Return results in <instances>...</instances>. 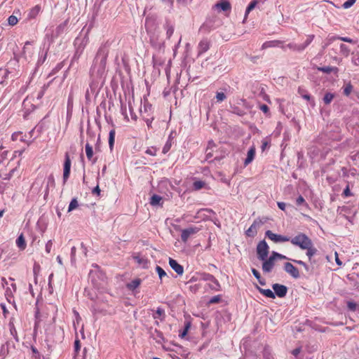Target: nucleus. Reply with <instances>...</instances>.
Segmentation results:
<instances>
[{"mask_svg": "<svg viewBox=\"0 0 359 359\" xmlns=\"http://www.w3.org/2000/svg\"><path fill=\"white\" fill-rule=\"evenodd\" d=\"M156 271L157 273L158 274V276L161 280H162V278L164 276H167V273H165V271L159 266H157L156 267Z\"/></svg>", "mask_w": 359, "mask_h": 359, "instance_id": "nucleus-44", "label": "nucleus"}, {"mask_svg": "<svg viewBox=\"0 0 359 359\" xmlns=\"http://www.w3.org/2000/svg\"><path fill=\"white\" fill-rule=\"evenodd\" d=\"M11 139L13 141H17L19 140L21 142H25L24 136L22 135V132H15L13 133Z\"/></svg>", "mask_w": 359, "mask_h": 359, "instance_id": "nucleus-32", "label": "nucleus"}, {"mask_svg": "<svg viewBox=\"0 0 359 359\" xmlns=\"http://www.w3.org/2000/svg\"><path fill=\"white\" fill-rule=\"evenodd\" d=\"M72 160L69 152L65 154V161L63 163V182L65 184L70 176Z\"/></svg>", "mask_w": 359, "mask_h": 359, "instance_id": "nucleus-5", "label": "nucleus"}, {"mask_svg": "<svg viewBox=\"0 0 359 359\" xmlns=\"http://www.w3.org/2000/svg\"><path fill=\"white\" fill-rule=\"evenodd\" d=\"M53 242L51 240H49L46 244V252L47 253H50L52 249Z\"/></svg>", "mask_w": 359, "mask_h": 359, "instance_id": "nucleus-52", "label": "nucleus"}, {"mask_svg": "<svg viewBox=\"0 0 359 359\" xmlns=\"http://www.w3.org/2000/svg\"><path fill=\"white\" fill-rule=\"evenodd\" d=\"M222 24V20L216 16L208 18L203 22L199 29V32L203 34H208Z\"/></svg>", "mask_w": 359, "mask_h": 359, "instance_id": "nucleus-1", "label": "nucleus"}, {"mask_svg": "<svg viewBox=\"0 0 359 359\" xmlns=\"http://www.w3.org/2000/svg\"><path fill=\"white\" fill-rule=\"evenodd\" d=\"M220 299H221V296L220 295H217V296H215L213 297H212L210 301H209V303L210 304H215V303H217L220 301Z\"/></svg>", "mask_w": 359, "mask_h": 359, "instance_id": "nucleus-53", "label": "nucleus"}, {"mask_svg": "<svg viewBox=\"0 0 359 359\" xmlns=\"http://www.w3.org/2000/svg\"><path fill=\"white\" fill-rule=\"evenodd\" d=\"M277 205L281 210L285 211L287 205L284 202H277Z\"/></svg>", "mask_w": 359, "mask_h": 359, "instance_id": "nucleus-62", "label": "nucleus"}, {"mask_svg": "<svg viewBox=\"0 0 359 359\" xmlns=\"http://www.w3.org/2000/svg\"><path fill=\"white\" fill-rule=\"evenodd\" d=\"M256 154V149L254 146H252L247 153V157L245 158L244 161V165L247 166L248 164H250L255 158Z\"/></svg>", "mask_w": 359, "mask_h": 359, "instance_id": "nucleus-17", "label": "nucleus"}, {"mask_svg": "<svg viewBox=\"0 0 359 359\" xmlns=\"http://www.w3.org/2000/svg\"><path fill=\"white\" fill-rule=\"evenodd\" d=\"M174 32V28L172 26L168 27L167 29L166 34L168 38H170Z\"/></svg>", "mask_w": 359, "mask_h": 359, "instance_id": "nucleus-60", "label": "nucleus"}, {"mask_svg": "<svg viewBox=\"0 0 359 359\" xmlns=\"http://www.w3.org/2000/svg\"><path fill=\"white\" fill-rule=\"evenodd\" d=\"M162 201V197L158 196V195H156V194H154L151 196V200H150V204L151 205H159L160 204V202Z\"/></svg>", "mask_w": 359, "mask_h": 359, "instance_id": "nucleus-29", "label": "nucleus"}, {"mask_svg": "<svg viewBox=\"0 0 359 359\" xmlns=\"http://www.w3.org/2000/svg\"><path fill=\"white\" fill-rule=\"evenodd\" d=\"M315 36L313 34L309 35L306 41L302 43V46H304V50L312 42Z\"/></svg>", "mask_w": 359, "mask_h": 359, "instance_id": "nucleus-42", "label": "nucleus"}, {"mask_svg": "<svg viewBox=\"0 0 359 359\" xmlns=\"http://www.w3.org/2000/svg\"><path fill=\"white\" fill-rule=\"evenodd\" d=\"M216 97L218 102H222L224 99V93L222 92L217 93Z\"/></svg>", "mask_w": 359, "mask_h": 359, "instance_id": "nucleus-59", "label": "nucleus"}, {"mask_svg": "<svg viewBox=\"0 0 359 359\" xmlns=\"http://www.w3.org/2000/svg\"><path fill=\"white\" fill-rule=\"evenodd\" d=\"M259 108L264 114H267L269 111V107L265 104H262Z\"/></svg>", "mask_w": 359, "mask_h": 359, "instance_id": "nucleus-61", "label": "nucleus"}, {"mask_svg": "<svg viewBox=\"0 0 359 359\" xmlns=\"http://www.w3.org/2000/svg\"><path fill=\"white\" fill-rule=\"evenodd\" d=\"M289 241H290L293 245L297 246L301 250H305V248L312 241L306 233L299 232L295 236L290 238Z\"/></svg>", "mask_w": 359, "mask_h": 359, "instance_id": "nucleus-2", "label": "nucleus"}, {"mask_svg": "<svg viewBox=\"0 0 359 359\" xmlns=\"http://www.w3.org/2000/svg\"><path fill=\"white\" fill-rule=\"evenodd\" d=\"M317 69L318 71L322 72L325 74H330L332 72L337 73V72L339 70L338 68L336 67H330V66L318 67Z\"/></svg>", "mask_w": 359, "mask_h": 359, "instance_id": "nucleus-21", "label": "nucleus"}, {"mask_svg": "<svg viewBox=\"0 0 359 359\" xmlns=\"http://www.w3.org/2000/svg\"><path fill=\"white\" fill-rule=\"evenodd\" d=\"M140 284L141 280L140 278H135L127 284V288L130 290H134L135 289L137 288Z\"/></svg>", "mask_w": 359, "mask_h": 359, "instance_id": "nucleus-24", "label": "nucleus"}, {"mask_svg": "<svg viewBox=\"0 0 359 359\" xmlns=\"http://www.w3.org/2000/svg\"><path fill=\"white\" fill-rule=\"evenodd\" d=\"M134 259L136 260V262L140 264H147V262L146 259L141 258L140 257H135Z\"/></svg>", "mask_w": 359, "mask_h": 359, "instance_id": "nucleus-58", "label": "nucleus"}, {"mask_svg": "<svg viewBox=\"0 0 359 359\" xmlns=\"http://www.w3.org/2000/svg\"><path fill=\"white\" fill-rule=\"evenodd\" d=\"M339 48H340V53L344 56V57H348L349 53H350V49L349 48L344 44V43H341L340 46H339Z\"/></svg>", "mask_w": 359, "mask_h": 359, "instance_id": "nucleus-28", "label": "nucleus"}, {"mask_svg": "<svg viewBox=\"0 0 359 359\" xmlns=\"http://www.w3.org/2000/svg\"><path fill=\"white\" fill-rule=\"evenodd\" d=\"M199 231V229L197 227H189L182 231L181 233V239L183 242H187L189 238L195 233H196Z\"/></svg>", "mask_w": 359, "mask_h": 359, "instance_id": "nucleus-10", "label": "nucleus"}, {"mask_svg": "<svg viewBox=\"0 0 359 359\" xmlns=\"http://www.w3.org/2000/svg\"><path fill=\"white\" fill-rule=\"evenodd\" d=\"M85 151L88 161L95 164L97 161V158L94 156L93 146L89 142H87L85 145Z\"/></svg>", "mask_w": 359, "mask_h": 359, "instance_id": "nucleus-11", "label": "nucleus"}, {"mask_svg": "<svg viewBox=\"0 0 359 359\" xmlns=\"http://www.w3.org/2000/svg\"><path fill=\"white\" fill-rule=\"evenodd\" d=\"M189 327H190L189 323H187L185 325V327H184V330H183V332L181 334H180V337L182 338L186 336Z\"/></svg>", "mask_w": 359, "mask_h": 359, "instance_id": "nucleus-57", "label": "nucleus"}, {"mask_svg": "<svg viewBox=\"0 0 359 359\" xmlns=\"http://www.w3.org/2000/svg\"><path fill=\"white\" fill-rule=\"evenodd\" d=\"M296 204L297 205H301L302 204H305L306 207H308V204L306 203L305 199L301 195H299L296 199Z\"/></svg>", "mask_w": 359, "mask_h": 359, "instance_id": "nucleus-48", "label": "nucleus"}, {"mask_svg": "<svg viewBox=\"0 0 359 359\" xmlns=\"http://www.w3.org/2000/svg\"><path fill=\"white\" fill-rule=\"evenodd\" d=\"M290 260L292 262L297 264L299 265H301V266H303L306 271H309V266L306 262H304L302 260H297V259H290Z\"/></svg>", "mask_w": 359, "mask_h": 359, "instance_id": "nucleus-41", "label": "nucleus"}, {"mask_svg": "<svg viewBox=\"0 0 359 359\" xmlns=\"http://www.w3.org/2000/svg\"><path fill=\"white\" fill-rule=\"evenodd\" d=\"M352 195V193L351 192L349 185L348 184L346 188L344 189L342 196L344 197H348Z\"/></svg>", "mask_w": 359, "mask_h": 359, "instance_id": "nucleus-50", "label": "nucleus"}, {"mask_svg": "<svg viewBox=\"0 0 359 359\" xmlns=\"http://www.w3.org/2000/svg\"><path fill=\"white\" fill-rule=\"evenodd\" d=\"M266 220L262 221L259 217L255 219L251 226L245 231L248 237L254 238L257 234L258 229L262 226Z\"/></svg>", "mask_w": 359, "mask_h": 359, "instance_id": "nucleus-4", "label": "nucleus"}, {"mask_svg": "<svg viewBox=\"0 0 359 359\" xmlns=\"http://www.w3.org/2000/svg\"><path fill=\"white\" fill-rule=\"evenodd\" d=\"M17 246L22 250H25L27 247L25 237L22 234H20L16 240Z\"/></svg>", "mask_w": 359, "mask_h": 359, "instance_id": "nucleus-22", "label": "nucleus"}, {"mask_svg": "<svg viewBox=\"0 0 359 359\" xmlns=\"http://www.w3.org/2000/svg\"><path fill=\"white\" fill-rule=\"evenodd\" d=\"M255 287L259 291V293H261L264 297L270 298V299L276 298V294H274L271 290L263 289V288L260 287L257 284H255Z\"/></svg>", "mask_w": 359, "mask_h": 359, "instance_id": "nucleus-16", "label": "nucleus"}, {"mask_svg": "<svg viewBox=\"0 0 359 359\" xmlns=\"http://www.w3.org/2000/svg\"><path fill=\"white\" fill-rule=\"evenodd\" d=\"M335 40H340L344 42L350 43H355V41L348 37L346 36H332L327 39V42L325 43V45L323 46V48H325L326 46L330 45L333 41Z\"/></svg>", "mask_w": 359, "mask_h": 359, "instance_id": "nucleus-13", "label": "nucleus"}, {"mask_svg": "<svg viewBox=\"0 0 359 359\" xmlns=\"http://www.w3.org/2000/svg\"><path fill=\"white\" fill-rule=\"evenodd\" d=\"M297 166L299 168H303L305 167L306 160L304 156V153L302 151H299L297 153Z\"/></svg>", "mask_w": 359, "mask_h": 359, "instance_id": "nucleus-20", "label": "nucleus"}, {"mask_svg": "<svg viewBox=\"0 0 359 359\" xmlns=\"http://www.w3.org/2000/svg\"><path fill=\"white\" fill-rule=\"evenodd\" d=\"M298 94L302 98H304V100L308 101L309 102V104L312 107H315L316 103H315L314 98L309 93L307 90H306L305 88H304L302 87H299V88H298Z\"/></svg>", "mask_w": 359, "mask_h": 359, "instance_id": "nucleus-12", "label": "nucleus"}, {"mask_svg": "<svg viewBox=\"0 0 359 359\" xmlns=\"http://www.w3.org/2000/svg\"><path fill=\"white\" fill-rule=\"evenodd\" d=\"M305 250H306V255L311 264H316V262L313 257L317 254L318 250L313 246L312 241L305 248Z\"/></svg>", "mask_w": 359, "mask_h": 359, "instance_id": "nucleus-9", "label": "nucleus"}, {"mask_svg": "<svg viewBox=\"0 0 359 359\" xmlns=\"http://www.w3.org/2000/svg\"><path fill=\"white\" fill-rule=\"evenodd\" d=\"M164 316H165L164 310L162 308L158 307V308H157L156 313L154 314V318H160L161 320H163L162 317H163Z\"/></svg>", "mask_w": 359, "mask_h": 359, "instance_id": "nucleus-35", "label": "nucleus"}, {"mask_svg": "<svg viewBox=\"0 0 359 359\" xmlns=\"http://www.w3.org/2000/svg\"><path fill=\"white\" fill-rule=\"evenodd\" d=\"M284 271L290 274L293 278L297 279L300 277L298 269L290 262H285L283 266Z\"/></svg>", "mask_w": 359, "mask_h": 359, "instance_id": "nucleus-8", "label": "nucleus"}, {"mask_svg": "<svg viewBox=\"0 0 359 359\" xmlns=\"http://www.w3.org/2000/svg\"><path fill=\"white\" fill-rule=\"evenodd\" d=\"M41 8L39 5H36L35 6H34L33 8H32L31 9L29 10L27 19L28 20H30L36 18V16L41 12Z\"/></svg>", "mask_w": 359, "mask_h": 359, "instance_id": "nucleus-18", "label": "nucleus"}, {"mask_svg": "<svg viewBox=\"0 0 359 359\" xmlns=\"http://www.w3.org/2000/svg\"><path fill=\"white\" fill-rule=\"evenodd\" d=\"M8 353V349L6 347L5 345H1V351H0V355L3 358L6 357V355Z\"/></svg>", "mask_w": 359, "mask_h": 359, "instance_id": "nucleus-51", "label": "nucleus"}, {"mask_svg": "<svg viewBox=\"0 0 359 359\" xmlns=\"http://www.w3.org/2000/svg\"><path fill=\"white\" fill-rule=\"evenodd\" d=\"M287 46L293 50H296V51H299V52L304 50V46H302V43L297 44V43H289L287 45Z\"/></svg>", "mask_w": 359, "mask_h": 359, "instance_id": "nucleus-34", "label": "nucleus"}, {"mask_svg": "<svg viewBox=\"0 0 359 359\" xmlns=\"http://www.w3.org/2000/svg\"><path fill=\"white\" fill-rule=\"evenodd\" d=\"M115 135H116L115 130L113 129V130H110L109 135V147L111 149H113V147L114 144Z\"/></svg>", "mask_w": 359, "mask_h": 359, "instance_id": "nucleus-31", "label": "nucleus"}, {"mask_svg": "<svg viewBox=\"0 0 359 359\" xmlns=\"http://www.w3.org/2000/svg\"><path fill=\"white\" fill-rule=\"evenodd\" d=\"M257 255L259 260H264L268 257L269 253V246L265 240L260 241L257 245Z\"/></svg>", "mask_w": 359, "mask_h": 359, "instance_id": "nucleus-3", "label": "nucleus"}, {"mask_svg": "<svg viewBox=\"0 0 359 359\" xmlns=\"http://www.w3.org/2000/svg\"><path fill=\"white\" fill-rule=\"evenodd\" d=\"M15 171V169H12L8 173H3L1 171L0 172V177L3 180H9L11 177L13 176V174Z\"/></svg>", "mask_w": 359, "mask_h": 359, "instance_id": "nucleus-39", "label": "nucleus"}, {"mask_svg": "<svg viewBox=\"0 0 359 359\" xmlns=\"http://www.w3.org/2000/svg\"><path fill=\"white\" fill-rule=\"evenodd\" d=\"M210 48V42L207 39L201 40L198 43V53L202 54L206 52Z\"/></svg>", "mask_w": 359, "mask_h": 359, "instance_id": "nucleus-19", "label": "nucleus"}, {"mask_svg": "<svg viewBox=\"0 0 359 359\" xmlns=\"http://www.w3.org/2000/svg\"><path fill=\"white\" fill-rule=\"evenodd\" d=\"M170 147L171 143L170 142H167L163 148V153L166 154L167 152H168V151L170 149Z\"/></svg>", "mask_w": 359, "mask_h": 359, "instance_id": "nucleus-54", "label": "nucleus"}, {"mask_svg": "<svg viewBox=\"0 0 359 359\" xmlns=\"http://www.w3.org/2000/svg\"><path fill=\"white\" fill-rule=\"evenodd\" d=\"M335 95L330 92H326L323 98L325 104H330L334 99Z\"/></svg>", "mask_w": 359, "mask_h": 359, "instance_id": "nucleus-25", "label": "nucleus"}, {"mask_svg": "<svg viewBox=\"0 0 359 359\" xmlns=\"http://www.w3.org/2000/svg\"><path fill=\"white\" fill-rule=\"evenodd\" d=\"M252 271V273L253 274V276L257 278V279H261V274L255 268H252L251 269Z\"/></svg>", "mask_w": 359, "mask_h": 359, "instance_id": "nucleus-56", "label": "nucleus"}, {"mask_svg": "<svg viewBox=\"0 0 359 359\" xmlns=\"http://www.w3.org/2000/svg\"><path fill=\"white\" fill-rule=\"evenodd\" d=\"M107 53H108V50H105V48L104 46H101L97 51V55H99L100 54H103V60H106Z\"/></svg>", "mask_w": 359, "mask_h": 359, "instance_id": "nucleus-46", "label": "nucleus"}, {"mask_svg": "<svg viewBox=\"0 0 359 359\" xmlns=\"http://www.w3.org/2000/svg\"><path fill=\"white\" fill-rule=\"evenodd\" d=\"M146 154L150 155V156H156L157 153V149L156 147H151L150 148H148L146 151Z\"/></svg>", "mask_w": 359, "mask_h": 359, "instance_id": "nucleus-49", "label": "nucleus"}, {"mask_svg": "<svg viewBox=\"0 0 359 359\" xmlns=\"http://www.w3.org/2000/svg\"><path fill=\"white\" fill-rule=\"evenodd\" d=\"M272 288L273 290V293L276 294V297L277 296L279 298L285 297L288 291V287L286 285L279 283H273L272 285Z\"/></svg>", "mask_w": 359, "mask_h": 359, "instance_id": "nucleus-7", "label": "nucleus"}, {"mask_svg": "<svg viewBox=\"0 0 359 359\" xmlns=\"http://www.w3.org/2000/svg\"><path fill=\"white\" fill-rule=\"evenodd\" d=\"M269 257L271 259H272V260H273L275 262L276 259H289L290 260V258L287 257L286 256L282 255V254H280L277 252H275V251H273L271 254V255L269 256Z\"/></svg>", "mask_w": 359, "mask_h": 359, "instance_id": "nucleus-26", "label": "nucleus"}, {"mask_svg": "<svg viewBox=\"0 0 359 359\" xmlns=\"http://www.w3.org/2000/svg\"><path fill=\"white\" fill-rule=\"evenodd\" d=\"M258 5V0H252L246 8L245 17Z\"/></svg>", "mask_w": 359, "mask_h": 359, "instance_id": "nucleus-27", "label": "nucleus"}, {"mask_svg": "<svg viewBox=\"0 0 359 359\" xmlns=\"http://www.w3.org/2000/svg\"><path fill=\"white\" fill-rule=\"evenodd\" d=\"M169 264L170 267L177 273L179 276H182L184 273V268L180 265L176 260L172 258H169Z\"/></svg>", "mask_w": 359, "mask_h": 359, "instance_id": "nucleus-15", "label": "nucleus"}, {"mask_svg": "<svg viewBox=\"0 0 359 359\" xmlns=\"http://www.w3.org/2000/svg\"><path fill=\"white\" fill-rule=\"evenodd\" d=\"M262 270L264 273H270L274 265L275 262L272 260L270 257L265 258L264 260H262Z\"/></svg>", "mask_w": 359, "mask_h": 359, "instance_id": "nucleus-14", "label": "nucleus"}, {"mask_svg": "<svg viewBox=\"0 0 359 359\" xmlns=\"http://www.w3.org/2000/svg\"><path fill=\"white\" fill-rule=\"evenodd\" d=\"M279 43H280V41H266V42H264L262 44V49H266V48H269V47L276 46Z\"/></svg>", "mask_w": 359, "mask_h": 359, "instance_id": "nucleus-36", "label": "nucleus"}, {"mask_svg": "<svg viewBox=\"0 0 359 359\" xmlns=\"http://www.w3.org/2000/svg\"><path fill=\"white\" fill-rule=\"evenodd\" d=\"M353 90V86L351 82L348 83L344 88L343 93L346 96H348Z\"/></svg>", "mask_w": 359, "mask_h": 359, "instance_id": "nucleus-38", "label": "nucleus"}, {"mask_svg": "<svg viewBox=\"0 0 359 359\" xmlns=\"http://www.w3.org/2000/svg\"><path fill=\"white\" fill-rule=\"evenodd\" d=\"M347 309L349 311L359 313V304L353 301H348L346 303Z\"/></svg>", "mask_w": 359, "mask_h": 359, "instance_id": "nucleus-23", "label": "nucleus"}, {"mask_svg": "<svg viewBox=\"0 0 359 359\" xmlns=\"http://www.w3.org/2000/svg\"><path fill=\"white\" fill-rule=\"evenodd\" d=\"M78 206H79V203H78L77 199L76 198H73L69 203V205L68 208V212H69L75 210L76 208H78Z\"/></svg>", "mask_w": 359, "mask_h": 359, "instance_id": "nucleus-37", "label": "nucleus"}, {"mask_svg": "<svg viewBox=\"0 0 359 359\" xmlns=\"http://www.w3.org/2000/svg\"><path fill=\"white\" fill-rule=\"evenodd\" d=\"M265 236L272 241H273L276 243H281V242H287L290 240V237L277 234L273 232H272L271 230H267L265 232Z\"/></svg>", "mask_w": 359, "mask_h": 359, "instance_id": "nucleus-6", "label": "nucleus"}, {"mask_svg": "<svg viewBox=\"0 0 359 359\" xmlns=\"http://www.w3.org/2000/svg\"><path fill=\"white\" fill-rule=\"evenodd\" d=\"M8 22L10 25L14 26V25H17V23L18 22V20L15 15H12L8 17Z\"/></svg>", "mask_w": 359, "mask_h": 359, "instance_id": "nucleus-43", "label": "nucleus"}, {"mask_svg": "<svg viewBox=\"0 0 359 359\" xmlns=\"http://www.w3.org/2000/svg\"><path fill=\"white\" fill-rule=\"evenodd\" d=\"M355 1L356 0H347L343 4L342 7L345 9L349 8L355 3Z\"/></svg>", "mask_w": 359, "mask_h": 359, "instance_id": "nucleus-45", "label": "nucleus"}, {"mask_svg": "<svg viewBox=\"0 0 359 359\" xmlns=\"http://www.w3.org/2000/svg\"><path fill=\"white\" fill-rule=\"evenodd\" d=\"M81 348V343L79 339H76L74 341V351L75 352H78Z\"/></svg>", "mask_w": 359, "mask_h": 359, "instance_id": "nucleus-55", "label": "nucleus"}, {"mask_svg": "<svg viewBox=\"0 0 359 359\" xmlns=\"http://www.w3.org/2000/svg\"><path fill=\"white\" fill-rule=\"evenodd\" d=\"M352 55V62L356 66L359 65V51H353Z\"/></svg>", "mask_w": 359, "mask_h": 359, "instance_id": "nucleus-40", "label": "nucleus"}, {"mask_svg": "<svg viewBox=\"0 0 359 359\" xmlns=\"http://www.w3.org/2000/svg\"><path fill=\"white\" fill-rule=\"evenodd\" d=\"M301 351V348H294L292 351V355H294V356H297Z\"/></svg>", "mask_w": 359, "mask_h": 359, "instance_id": "nucleus-64", "label": "nucleus"}, {"mask_svg": "<svg viewBox=\"0 0 359 359\" xmlns=\"http://www.w3.org/2000/svg\"><path fill=\"white\" fill-rule=\"evenodd\" d=\"M8 326H9V330H10L11 334L18 341L19 340L18 339V332H17V330L15 329V327L13 323L10 322L9 324H8Z\"/></svg>", "mask_w": 359, "mask_h": 359, "instance_id": "nucleus-30", "label": "nucleus"}, {"mask_svg": "<svg viewBox=\"0 0 359 359\" xmlns=\"http://www.w3.org/2000/svg\"><path fill=\"white\" fill-rule=\"evenodd\" d=\"M205 185V183L203 181L197 180L193 183V189L196 191H198L203 188Z\"/></svg>", "mask_w": 359, "mask_h": 359, "instance_id": "nucleus-33", "label": "nucleus"}, {"mask_svg": "<svg viewBox=\"0 0 359 359\" xmlns=\"http://www.w3.org/2000/svg\"><path fill=\"white\" fill-rule=\"evenodd\" d=\"M335 261L338 266L342 265V262L339 259V258L338 257V254L337 252H335Z\"/></svg>", "mask_w": 359, "mask_h": 359, "instance_id": "nucleus-63", "label": "nucleus"}, {"mask_svg": "<svg viewBox=\"0 0 359 359\" xmlns=\"http://www.w3.org/2000/svg\"><path fill=\"white\" fill-rule=\"evenodd\" d=\"M213 8L224 11V0H220L214 6Z\"/></svg>", "mask_w": 359, "mask_h": 359, "instance_id": "nucleus-47", "label": "nucleus"}]
</instances>
